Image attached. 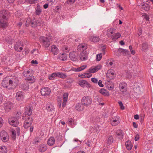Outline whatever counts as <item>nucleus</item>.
Returning <instances> with one entry per match:
<instances>
[{
    "instance_id": "obj_1",
    "label": "nucleus",
    "mask_w": 153,
    "mask_h": 153,
    "mask_svg": "<svg viewBox=\"0 0 153 153\" xmlns=\"http://www.w3.org/2000/svg\"><path fill=\"white\" fill-rule=\"evenodd\" d=\"M53 39V37L50 34L47 35L46 37L41 36L39 38L40 42L45 48H48L49 46Z\"/></svg>"
},
{
    "instance_id": "obj_55",
    "label": "nucleus",
    "mask_w": 153,
    "mask_h": 153,
    "mask_svg": "<svg viewBox=\"0 0 153 153\" xmlns=\"http://www.w3.org/2000/svg\"><path fill=\"white\" fill-rule=\"evenodd\" d=\"M38 0H26V2L30 4H32L36 3Z\"/></svg>"
},
{
    "instance_id": "obj_19",
    "label": "nucleus",
    "mask_w": 153,
    "mask_h": 153,
    "mask_svg": "<svg viewBox=\"0 0 153 153\" xmlns=\"http://www.w3.org/2000/svg\"><path fill=\"white\" fill-rule=\"evenodd\" d=\"M7 26L6 19H0V27L5 28Z\"/></svg>"
},
{
    "instance_id": "obj_51",
    "label": "nucleus",
    "mask_w": 153,
    "mask_h": 153,
    "mask_svg": "<svg viewBox=\"0 0 153 153\" xmlns=\"http://www.w3.org/2000/svg\"><path fill=\"white\" fill-rule=\"evenodd\" d=\"M36 20L35 19H32L31 20L30 25L31 27H34L36 26Z\"/></svg>"
},
{
    "instance_id": "obj_48",
    "label": "nucleus",
    "mask_w": 153,
    "mask_h": 153,
    "mask_svg": "<svg viewBox=\"0 0 153 153\" xmlns=\"http://www.w3.org/2000/svg\"><path fill=\"white\" fill-rule=\"evenodd\" d=\"M11 137L12 138L15 140L16 138V131L13 129H12L11 131Z\"/></svg>"
},
{
    "instance_id": "obj_15",
    "label": "nucleus",
    "mask_w": 153,
    "mask_h": 153,
    "mask_svg": "<svg viewBox=\"0 0 153 153\" xmlns=\"http://www.w3.org/2000/svg\"><path fill=\"white\" fill-rule=\"evenodd\" d=\"M79 57L82 61L86 60L88 59V53L85 51H82L80 53Z\"/></svg>"
},
{
    "instance_id": "obj_36",
    "label": "nucleus",
    "mask_w": 153,
    "mask_h": 153,
    "mask_svg": "<svg viewBox=\"0 0 153 153\" xmlns=\"http://www.w3.org/2000/svg\"><path fill=\"white\" fill-rule=\"evenodd\" d=\"M7 148L4 146L0 147V153H7Z\"/></svg>"
},
{
    "instance_id": "obj_53",
    "label": "nucleus",
    "mask_w": 153,
    "mask_h": 153,
    "mask_svg": "<svg viewBox=\"0 0 153 153\" xmlns=\"http://www.w3.org/2000/svg\"><path fill=\"white\" fill-rule=\"evenodd\" d=\"M100 126L98 125H96L94 128V131L99 132L100 130Z\"/></svg>"
},
{
    "instance_id": "obj_20",
    "label": "nucleus",
    "mask_w": 153,
    "mask_h": 153,
    "mask_svg": "<svg viewBox=\"0 0 153 153\" xmlns=\"http://www.w3.org/2000/svg\"><path fill=\"white\" fill-rule=\"evenodd\" d=\"M7 10H2L0 12V19H6Z\"/></svg>"
},
{
    "instance_id": "obj_42",
    "label": "nucleus",
    "mask_w": 153,
    "mask_h": 153,
    "mask_svg": "<svg viewBox=\"0 0 153 153\" xmlns=\"http://www.w3.org/2000/svg\"><path fill=\"white\" fill-rule=\"evenodd\" d=\"M32 124L31 123V121H29V122H25L24 125V127L25 128H27L29 127L30 126V125Z\"/></svg>"
},
{
    "instance_id": "obj_17",
    "label": "nucleus",
    "mask_w": 153,
    "mask_h": 153,
    "mask_svg": "<svg viewBox=\"0 0 153 153\" xmlns=\"http://www.w3.org/2000/svg\"><path fill=\"white\" fill-rule=\"evenodd\" d=\"M117 138L120 140H122L123 138V133L122 130H119L117 131L115 133Z\"/></svg>"
},
{
    "instance_id": "obj_18",
    "label": "nucleus",
    "mask_w": 153,
    "mask_h": 153,
    "mask_svg": "<svg viewBox=\"0 0 153 153\" xmlns=\"http://www.w3.org/2000/svg\"><path fill=\"white\" fill-rule=\"evenodd\" d=\"M35 13L36 15L39 16L42 13V9L40 5L37 4L36 7L35 8Z\"/></svg>"
},
{
    "instance_id": "obj_59",
    "label": "nucleus",
    "mask_w": 153,
    "mask_h": 153,
    "mask_svg": "<svg viewBox=\"0 0 153 153\" xmlns=\"http://www.w3.org/2000/svg\"><path fill=\"white\" fill-rule=\"evenodd\" d=\"M6 41L9 44H11L13 42V39L11 37H9L7 38Z\"/></svg>"
},
{
    "instance_id": "obj_35",
    "label": "nucleus",
    "mask_w": 153,
    "mask_h": 153,
    "mask_svg": "<svg viewBox=\"0 0 153 153\" xmlns=\"http://www.w3.org/2000/svg\"><path fill=\"white\" fill-rule=\"evenodd\" d=\"M121 36V34L119 33H117L114 36L111 37L112 40L113 41H115Z\"/></svg>"
},
{
    "instance_id": "obj_8",
    "label": "nucleus",
    "mask_w": 153,
    "mask_h": 153,
    "mask_svg": "<svg viewBox=\"0 0 153 153\" xmlns=\"http://www.w3.org/2000/svg\"><path fill=\"white\" fill-rule=\"evenodd\" d=\"M14 48L15 51L17 52H21L23 48V45L22 43L21 42H16L14 46Z\"/></svg>"
},
{
    "instance_id": "obj_40",
    "label": "nucleus",
    "mask_w": 153,
    "mask_h": 153,
    "mask_svg": "<svg viewBox=\"0 0 153 153\" xmlns=\"http://www.w3.org/2000/svg\"><path fill=\"white\" fill-rule=\"evenodd\" d=\"M80 76L82 78H88L91 77L92 76V74L90 73H85L82 74L81 75H79V76L80 77Z\"/></svg>"
},
{
    "instance_id": "obj_5",
    "label": "nucleus",
    "mask_w": 153,
    "mask_h": 153,
    "mask_svg": "<svg viewBox=\"0 0 153 153\" xmlns=\"http://www.w3.org/2000/svg\"><path fill=\"white\" fill-rule=\"evenodd\" d=\"M13 104L11 102H7L4 104V108L6 112L10 111L13 109Z\"/></svg>"
},
{
    "instance_id": "obj_30",
    "label": "nucleus",
    "mask_w": 153,
    "mask_h": 153,
    "mask_svg": "<svg viewBox=\"0 0 153 153\" xmlns=\"http://www.w3.org/2000/svg\"><path fill=\"white\" fill-rule=\"evenodd\" d=\"M55 143V140L53 137H50L47 141V143L50 146L53 145Z\"/></svg>"
},
{
    "instance_id": "obj_56",
    "label": "nucleus",
    "mask_w": 153,
    "mask_h": 153,
    "mask_svg": "<svg viewBox=\"0 0 153 153\" xmlns=\"http://www.w3.org/2000/svg\"><path fill=\"white\" fill-rule=\"evenodd\" d=\"M102 57V54L101 53L97 54L96 55V60L97 61H100Z\"/></svg>"
},
{
    "instance_id": "obj_21",
    "label": "nucleus",
    "mask_w": 153,
    "mask_h": 153,
    "mask_svg": "<svg viewBox=\"0 0 153 153\" xmlns=\"http://www.w3.org/2000/svg\"><path fill=\"white\" fill-rule=\"evenodd\" d=\"M76 53L75 52H71L69 54V56L70 59L73 61H76L77 60V56L76 55Z\"/></svg>"
},
{
    "instance_id": "obj_45",
    "label": "nucleus",
    "mask_w": 153,
    "mask_h": 153,
    "mask_svg": "<svg viewBox=\"0 0 153 153\" xmlns=\"http://www.w3.org/2000/svg\"><path fill=\"white\" fill-rule=\"evenodd\" d=\"M87 67L85 65H82L79 67L78 68L76 69V71L77 72L80 71L85 69Z\"/></svg>"
},
{
    "instance_id": "obj_22",
    "label": "nucleus",
    "mask_w": 153,
    "mask_h": 153,
    "mask_svg": "<svg viewBox=\"0 0 153 153\" xmlns=\"http://www.w3.org/2000/svg\"><path fill=\"white\" fill-rule=\"evenodd\" d=\"M3 88H7L9 85L8 79L7 78H4L1 82Z\"/></svg>"
},
{
    "instance_id": "obj_26",
    "label": "nucleus",
    "mask_w": 153,
    "mask_h": 153,
    "mask_svg": "<svg viewBox=\"0 0 153 153\" xmlns=\"http://www.w3.org/2000/svg\"><path fill=\"white\" fill-rule=\"evenodd\" d=\"M141 50L145 52L147 51L148 49L149 45L148 44L147 42H143L141 45Z\"/></svg>"
},
{
    "instance_id": "obj_28",
    "label": "nucleus",
    "mask_w": 153,
    "mask_h": 153,
    "mask_svg": "<svg viewBox=\"0 0 153 153\" xmlns=\"http://www.w3.org/2000/svg\"><path fill=\"white\" fill-rule=\"evenodd\" d=\"M20 87L23 90H27L29 88V85L27 82L22 83L20 85Z\"/></svg>"
},
{
    "instance_id": "obj_12",
    "label": "nucleus",
    "mask_w": 153,
    "mask_h": 153,
    "mask_svg": "<svg viewBox=\"0 0 153 153\" xmlns=\"http://www.w3.org/2000/svg\"><path fill=\"white\" fill-rule=\"evenodd\" d=\"M22 74L24 76L27 78L29 76H31L33 75L32 71L30 69L25 70Z\"/></svg>"
},
{
    "instance_id": "obj_32",
    "label": "nucleus",
    "mask_w": 153,
    "mask_h": 153,
    "mask_svg": "<svg viewBox=\"0 0 153 153\" xmlns=\"http://www.w3.org/2000/svg\"><path fill=\"white\" fill-rule=\"evenodd\" d=\"M99 92L104 96H108L109 95V94L108 91L104 88H101L99 91Z\"/></svg>"
},
{
    "instance_id": "obj_58",
    "label": "nucleus",
    "mask_w": 153,
    "mask_h": 153,
    "mask_svg": "<svg viewBox=\"0 0 153 153\" xmlns=\"http://www.w3.org/2000/svg\"><path fill=\"white\" fill-rule=\"evenodd\" d=\"M31 19L30 17L28 18L27 19L26 23L25 25L27 27L29 26L31 22Z\"/></svg>"
},
{
    "instance_id": "obj_49",
    "label": "nucleus",
    "mask_w": 153,
    "mask_h": 153,
    "mask_svg": "<svg viewBox=\"0 0 153 153\" xmlns=\"http://www.w3.org/2000/svg\"><path fill=\"white\" fill-rule=\"evenodd\" d=\"M21 113L20 111H19L17 112L16 114L15 117H15L19 120L21 118Z\"/></svg>"
},
{
    "instance_id": "obj_9",
    "label": "nucleus",
    "mask_w": 153,
    "mask_h": 153,
    "mask_svg": "<svg viewBox=\"0 0 153 153\" xmlns=\"http://www.w3.org/2000/svg\"><path fill=\"white\" fill-rule=\"evenodd\" d=\"M8 121L10 124L15 127L17 126L19 123V120L15 117H11L9 118Z\"/></svg>"
},
{
    "instance_id": "obj_13",
    "label": "nucleus",
    "mask_w": 153,
    "mask_h": 153,
    "mask_svg": "<svg viewBox=\"0 0 153 153\" xmlns=\"http://www.w3.org/2000/svg\"><path fill=\"white\" fill-rule=\"evenodd\" d=\"M24 94L23 92L19 91L16 93V99L18 101H21L24 98Z\"/></svg>"
},
{
    "instance_id": "obj_46",
    "label": "nucleus",
    "mask_w": 153,
    "mask_h": 153,
    "mask_svg": "<svg viewBox=\"0 0 153 153\" xmlns=\"http://www.w3.org/2000/svg\"><path fill=\"white\" fill-rule=\"evenodd\" d=\"M57 76V74L53 73L49 76L48 78L50 80L54 79Z\"/></svg>"
},
{
    "instance_id": "obj_62",
    "label": "nucleus",
    "mask_w": 153,
    "mask_h": 153,
    "mask_svg": "<svg viewBox=\"0 0 153 153\" xmlns=\"http://www.w3.org/2000/svg\"><path fill=\"white\" fill-rule=\"evenodd\" d=\"M118 104L120 106V108L122 110H124L125 108L123 106V103L121 101H119Z\"/></svg>"
},
{
    "instance_id": "obj_44",
    "label": "nucleus",
    "mask_w": 153,
    "mask_h": 153,
    "mask_svg": "<svg viewBox=\"0 0 153 153\" xmlns=\"http://www.w3.org/2000/svg\"><path fill=\"white\" fill-rule=\"evenodd\" d=\"M36 26H41L44 25V23L41 19L36 20Z\"/></svg>"
},
{
    "instance_id": "obj_34",
    "label": "nucleus",
    "mask_w": 153,
    "mask_h": 153,
    "mask_svg": "<svg viewBox=\"0 0 153 153\" xmlns=\"http://www.w3.org/2000/svg\"><path fill=\"white\" fill-rule=\"evenodd\" d=\"M125 145L127 149L128 150H131L132 147V145L130 141H127L125 143Z\"/></svg>"
},
{
    "instance_id": "obj_24",
    "label": "nucleus",
    "mask_w": 153,
    "mask_h": 153,
    "mask_svg": "<svg viewBox=\"0 0 153 153\" xmlns=\"http://www.w3.org/2000/svg\"><path fill=\"white\" fill-rule=\"evenodd\" d=\"M51 51L54 55H57L58 53V49L55 45H53L51 47Z\"/></svg>"
},
{
    "instance_id": "obj_7",
    "label": "nucleus",
    "mask_w": 153,
    "mask_h": 153,
    "mask_svg": "<svg viewBox=\"0 0 153 153\" xmlns=\"http://www.w3.org/2000/svg\"><path fill=\"white\" fill-rule=\"evenodd\" d=\"M40 92L43 96H47L50 94L51 90L48 87H45L42 88Z\"/></svg>"
},
{
    "instance_id": "obj_6",
    "label": "nucleus",
    "mask_w": 153,
    "mask_h": 153,
    "mask_svg": "<svg viewBox=\"0 0 153 153\" xmlns=\"http://www.w3.org/2000/svg\"><path fill=\"white\" fill-rule=\"evenodd\" d=\"M0 135L1 139L4 142H7L9 140V135L5 131H2L0 133Z\"/></svg>"
},
{
    "instance_id": "obj_41",
    "label": "nucleus",
    "mask_w": 153,
    "mask_h": 153,
    "mask_svg": "<svg viewBox=\"0 0 153 153\" xmlns=\"http://www.w3.org/2000/svg\"><path fill=\"white\" fill-rule=\"evenodd\" d=\"M22 119L24 120H25V122H29V121H31V123L33 122V119L32 117H28L27 116L24 117H22Z\"/></svg>"
},
{
    "instance_id": "obj_14",
    "label": "nucleus",
    "mask_w": 153,
    "mask_h": 153,
    "mask_svg": "<svg viewBox=\"0 0 153 153\" xmlns=\"http://www.w3.org/2000/svg\"><path fill=\"white\" fill-rule=\"evenodd\" d=\"M79 84L81 87L84 88L85 87H90V85L86 80H81L79 82Z\"/></svg>"
},
{
    "instance_id": "obj_61",
    "label": "nucleus",
    "mask_w": 153,
    "mask_h": 153,
    "mask_svg": "<svg viewBox=\"0 0 153 153\" xmlns=\"http://www.w3.org/2000/svg\"><path fill=\"white\" fill-rule=\"evenodd\" d=\"M14 130L16 131V133L17 132L18 136H19L20 133V128L19 127H17Z\"/></svg>"
},
{
    "instance_id": "obj_38",
    "label": "nucleus",
    "mask_w": 153,
    "mask_h": 153,
    "mask_svg": "<svg viewBox=\"0 0 153 153\" xmlns=\"http://www.w3.org/2000/svg\"><path fill=\"white\" fill-rule=\"evenodd\" d=\"M59 59L62 61H65L67 59V56L65 53H62L59 55Z\"/></svg>"
},
{
    "instance_id": "obj_29",
    "label": "nucleus",
    "mask_w": 153,
    "mask_h": 153,
    "mask_svg": "<svg viewBox=\"0 0 153 153\" xmlns=\"http://www.w3.org/2000/svg\"><path fill=\"white\" fill-rule=\"evenodd\" d=\"M100 40V38L99 36H91L90 38V40L93 42H97Z\"/></svg>"
},
{
    "instance_id": "obj_16",
    "label": "nucleus",
    "mask_w": 153,
    "mask_h": 153,
    "mask_svg": "<svg viewBox=\"0 0 153 153\" xmlns=\"http://www.w3.org/2000/svg\"><path fill=\"white\" fill-rule=\"evenodd\" d=\"M47 149V145L44 144H40L38 147L39 151L41 152H43L45 151Z\"/></svg>"
},
{
    "instance_id": "obj_27",
    "label": "nucleus",
    "mask_w": 153,
    "mask_h": 153,
    "mask_svg": "<svg viewBox=\"0 0 153 153\" xmlns=\"http://www.w3.org/2000/svg\"><path fill=\"white\" fill-rule=\"evenodd\" d=\"M120 123L118 117H116V119L112 118L111 120V124L114 126L117 125Z\"/></svg>"
},
{
    "instance_id": "obj_3",
    "label": "nucleus",
    "mask_w": 153,
    "mask_h": 153,
    "mask_svg": "<svg viewBox=\"0 0 153 153\" xmlns=\"http://www.w3.org/2000/svg\"><path fill=\"white\" fill-rule=\"evenodd\" d=\"M30 105H27L25 107V111L23 114V117L27 116L30 117L32 113V108Z\"/></svg>"
},
{
    "instance_id": "obj_4",
    "label": "nucleus",
    "mask_w": 153,
    "mask_h": 153,
    "mask_svg": "<svg viewBox=\"0 0 153 153\" xmlns=\"http://www.w3.org/2000/svg\"><path fill=\"white\" fill-rule=\"evenodd\" d=\"M18 78L16 76L12 77L10 79H8L9 81V85L12 86L14 88H15L17 85L19 83Z\"/></svg>"
},
{
    "instance_id": "obj_43",
    "label": "nucleus",
    "mask_w": 153,
    "mask_h": 153,
    "mask_svg": "<svg viewBox=\"0 0 153 153\" xmlns=\"http://www.w3.org/2000/svg\"><path fill=\"white\" fill-rule=\"evenodd\" d=\"M57 76L58 77H59L61 78H65L67 76L66 75L62 73H57Z\"/></svg>"
},
{
    "instance_id": "obj_64",
    "label": "nucleus",
    "mask_w": 153,
    "mask_h": 153,
    "mask_svg": "<svg viewBox=\"0 0 153 153\" xmlns=\"http://www.w3.org/2000/svg\"><path fill=\"white\" fill-rule=\"evenodd\" d=\"M92 82L94 83H97L98 82V80L97 79L95 78H92L91 79Z\"/></svg>"
},
{
    "instance_id": "obj_57",
    "label": "nucleus",
    "mask_w": 153,
    "mask_h": 153,
    "mask_svg": "<svg viewBox=\"0 0 153 153\" xmlns=\"http://www.w3.org/2000/svg\"><path fill=\"white\" fill-rule=\"evenodd\" d=\"M113 70L112 69H110L107 71L106 76H108V75L111 74L112 76L114 75V73L113 72Z\"/></svg>"
},
{
    "instance_id": "obj_52",
    "label": "nucleus",
    "mask_w": 153,
    "mask_h": 153,
    "mask_svg": "<svg viewBox=\"0 0 153 153\" xmlns=\"http://www.w3.org/2000/svg\"><path fill=\"white\" fill-rule=\"evenodd\" d=\"M108 143L109 144L113 142L114 139L112 136H111L108 138Z\"/></svg>"
},
{
    "instance_id": "obj_33",
    "label": "nucleus",
    "mask_w": 153,
    "mask_h": 153,
    "mask_svg": "<svg viewBox=\"0 0 153 153\" xmlns=\"http://www.w3.org/2000/svg\"><path fill=\"white\" fill-rule=\"evenodd\" d=\"M27 80V83H33L36 81V79L33 76H29L26 79Z\"/></svg>"
},
{
    "instance_id": "obj_37",
    "label": "nucleus",
    "mask_w": 153,
    "mask_h": 153,
    "mask_svg": "<svg viewBox=\"0 0 153 153\" xmlns=\"http://www.w3.org/2000/svg\"><path fill=\"white\" fill-rule=\"evenodd\" d=\"M142 8L146 11H148L150 8V6L149 4L147 3L142 4Z\"/></svg>"
},
{
    "instance_id": "obj_23",
    "label": "nucleus",
    "mask_w": 153,
    "mask_h": 153,
    "mask_svg": "<svg viewBox=\"0 0 153 153\" xmlns=\"http://www.w3.org/2000/svg\"><path fill=\"white\" fill-rule=\"evenodd\" d=\"M87 48V45L85 44H81L78 45L77 47V49L79 51H85Z\"/></svg>"
},
{
    "instance_id": "obj_25",
    "label": "nucleus",
    "mask_w": 153,
    "mask_h": 153,
    "mask_svg": "<svg viewBox=\"0 0 153 153\" xmlns=\"http://www.w3.org/2000/svg\"><path fill=\"white\" fill-rule=\"evenodd\" d=\"M82 103H78L76 104L75 107V109L77 111H80L84 109V107Z\"/></svg>"
},
{
    "instance_id": "obj_63",
    "label": "nucleus",
    "mask_w": 153,
    "mask_h": 153,
    "mask_svg": "<svg viewBox=\"0 0 153 153\" xmlns=\"http://www.w3.org/2000/svg\"><path fill=\"white\" fill-rule=\"evenodd\" d=\"M39 142L40 140L38 139V138H36L34 140L33 144H38V143Z\"/></svg>"
},
{
    "instance_id": "obj_60",
    "label": "nucleus",
    "mask_w": 153,
    "mask_h": 153,
    "mask_svg": "<svg viewBox=\"0 0 153 153\" xmlns=\"http://www.w3.org/2000/svg\"><path fill=\"white\" fill-rule=\"evenodd\" d=\"M143 17L145 19L146 21H149V15H147L146 13H144L143 15Z\"/></svg>"
},
{
    "instance_id": "obj_2",
    "label": "nucleus",
    "mask_w": 153,
    "mask_h": 153,
    "mask_svg": "<svg viewBox=\"0 0 153 153\" xmlns=\"http://www.w3.org/2000/svg\"><path fill=\"white\" fill-rule=\"evenodd\" d=\"M81 102L83 105L88 107L91 104L92 99L89 96H84L82 98Z\"/></svg>"
},
{
    "instance_id": "obj_54",
    "label": "nucleus",
    "mask_w": 153,
    "mask_h": 153,
    "mask_svg": "<svg viewBox=\"0 0 153 153\" xmlns=\"http://www.w3.org/2000/svg\"><path fill=\"white\" fill-rule=\"evenodd\" d=\"M68 96V94L67 93H65L64 94L63 96V100H64V102H65V100L67 101Z\"/></svg>"
},
{
    "instance_id": "obj_31",
    "label": "nucleus",
    "mask_w": 153,
    "mask_h": 153,
    "mask_svg": "<svg viewBox=\"0 0 153 153\" xmlns=\"http://www.w3.org/2000/svg\"><path fill=\"white\" fill-rule=\"evenodd\" d=\"M115 31L113 28H111L108 29L107 32V35L108 37H111L112 35L114 33Z\"/></svg>"
},
{
    "instance_id": "obj_11",
    "label": "nucleus",
    "mask_w": 153,
    "mask_h": 153,
    "mask_svg": "<svg viewBox=\"0 0 153 153\" xmlns=\"http://www.w3.org/2000/svg\"><path fill=\"white\" fill-rule=\"evenodd\" d=\"M101 68L102 66L101 65H99L95 67H92L89 69L88 72L91 73H94L97 71Z\"/></svg>"
},
{
    "instance_id": "obj_50",
    "label": "nucleus",
    "mask_w": 153,
    "mask_h": 153,
    "mask_svg": "<svg viewBox=\"0 0 153 153\" xmlns=\"http://www.w3.org/2000/svg\"><path fill=\"white\" fill-rule=\"evenodd\" d=\"M75 1L76 0H67L64 4H68L71 5L74 4Z\"/></svg>"
},
{
    "instance_id": "obj_47",
    "label": "nucleus",
    "mask_w": 153,
    "mask_h": 153,
    "mask_svg": "<svg viewBox=\"0 0 153 153\" xmlns=\"http://www.w3.org/2000/svg\"><path fill=\"white\" fill-rule=\"evenodd\" d=\"M122 54L124 56H130V53L129 51L126 49H123Z\"/></svg>"
},
{
    "instance_id": "obj_10",
    "label": "nucleus",
    "mask_w": 153,
    "mask_h": 153,
    "mask_svg": "<svg viewBox=\"0 0 153 153\" xmlns=\"http://www.w3.org/2000/svg\"><path fill=\"white\" fill-rule=\"evenodd\" d=\"M119 88L121 91L122 92H126L127 89V85L126 83L124 82H122L120 83Z\"/></svg>"
},
{
    "instance_id": "obj_39",
    "label": "nucleus",
    "mask_w": 153,
    "mask_h": 153,
    "mask_svg": "<svg viewBox=\"0 0 153 153\" xmlns=\"http://www.w3.org/2000/svg\"><path fill=\"white\" fill-rule=\"evenodd\" d=\"M46 108L48 111H51L54 108V106L52 104H48L47 105Z\"/></svg>"
}]
</instances>
